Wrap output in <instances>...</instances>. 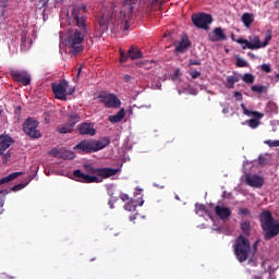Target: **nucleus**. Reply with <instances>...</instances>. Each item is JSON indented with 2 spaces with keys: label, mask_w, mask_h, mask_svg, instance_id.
<instances>
[{
  "label": "nucleus",
  "mask_w": 279,
  "mask_h": 279,
  "mask_svg": "<svg viewBox=\"0 0 279 279\" xmlns=\"http://www.w3.org/2000/svg\"><path fill=\"white\" fill-rule=\"evenodd\" d=\"M258 243H260L259 240H257L252 247L250 240L245 238V235H239L235 239L234 244V254L236 260H239V263H245V260L250 258L248 265H252V263H254V256L256 255V252H258Z\"/></svg>",
  "instance_id": "obj_1"
},
{
  "label": "nucleus",
  "mask_w": 279,
  "mask_h": 279,
  "mask_svg": "<svg viewBox=\"0 0 279 279\" xmlns=\"http://www.w3.org/2000/svg\"><path fill=\"white\" fill-rule=\"evenodd\" d=\"M262 230L264 231L265 241H271L279 234V221L274 219L271 211H263L259 216Z\"/></svg>",
  "instance_id": "obj_2"
},
{
  "label": "nucleus",
  "mask_w": 279,
  "mask_h": 279,
  "mask_svg": "<svg viewBox=\"0 0 279 279\" xmlns=\"http://www.w3.org/2000/svg\"><path fill=\"white\" fill-rule=\"evenodd\" d=\"M88 9L86 4H75L72 7V21L76 28V32H82L83 34H88V25L86 21L88 16L86 15Z\"/></svg>",
  "instance_id": "obj_3"
},
{
  "label": "nucleus",
  "mask_w": 279,
  "mask_h": 279,
  "mask_svg": "<svg viewBox=\"0 0 279 279\" xmlns=\"http://www.w3.org/2000/svg\"><path fill=\"white\" fill-rule=\"evenodd\" d=\"M85 36H88V33H82L81 31L75 29L69 32L66 45L72 56H77V53L84 51L83 43Z\"/></svg>",
  "instance_id": "obj_4"
},
{
  "label": "nucleus",
  "mask_w": 279,
  "mask_h": 279,
  "mask_svg": "<svg viewBox=\"0 0 279 279\" xmlns=\"http://www.w3.org/2000/svg\"><path fill=\"white\" fill-rule=\"evenodd\" d=\"M84 169L87 173L90 175H98L99 178H102L104 180L108 178H112V175H117L119 172V169L117 168H95L90 163H85Z\"/></svg>",
  "instance_id": "obj_5"
},
{
  "label": "nucleus",
  "mask_w": 279,
  "mask_h": 279,
  "mask_svg": "<svg viewBox=\"0 0 279 279\" xmlns=\"http://www.w3.org/2000/svg\"><path fill=\"white\" fill-rule=\"evenodd\" d=\"M241 108L243 110V114H245L246 117H253V119L242 122V125L246 124L248 125V128H251V130H256V128L260 125V119H263L265 114L258 111H252L247 109L245 104H241Z\"/></svg>",
  "instance_id": "obj_6"
},
{
  "label": "nucleus",
  "mask_w": 279,
  "mask_h": 279,
  "mask_svg": "<svg viewBox=\"0 0 279 279\" xmlns=\"http://www.w3.org/2000/svg\"><path fill=\"white\" fill-rule=\"evenodd\" d=\"M97 99L100 104H104L105 108H121V99L116 94L102 92L98 94Z\"/></svg>",
  "instance_id": "obj_7"
},
{
  "label": "nucleus",
  "mask_w": 279,
  "mask_h": 279,
  "mask_svg": "<svg viewBox=\"0 0 279 279\" xmlns=\"http://www.w3.org/2000/svg\"><path fill=\"white\" fill-rule=\"evenodd\" d=\"M23 131L24 134L29 136V138H40V136H43L38 130V121H36L34 118H28L25 120L23 123Z\"/></svg>",
  "instance_id": "obj_8"
},
{
  "label": "nucleus",
  "mask_w": 279,
  "mask_h": 279,
  "mask_svg": "<svg viewBox=\"0 0 279 279\" xmlns=\"http://www.w3.org/2000/svg\"><path fill=\"white\" fill-rule=\"evenodd\" d=\"M51 88L56 99L66 101V90L69 89V82L66 80H60L59 83H51Z\"/></svg>",
  "instance_id": "obj_9"
},
{
  "label": "nucleus",
  "mask_w": 279,
  "mask_h": 279,
  "mask_svg": "<svg viewBox=\"0 0 279 279\" xmlns=\"http://www.w3.org/2000/svg\"><path fill=\"white\" fill-rule=\"evenodd\" d=\"M192 23L198 29H208V25L213 24V15L207 13L193 14Z\"/></svg>",
  "instance_id": "obj_10"
},
{
  "label": "nucleus",
  "mask_w": 279,
  "mask_h": 279,
  "mask_svg": "<svg viewBox=\"0 0 279 279\" xmlns=\"http://www.w3.org/2000/svg\"><path fill=\"white\" fill-rule=\"evenodd\" d=\"M9 74L14 82L23 86H29L32 84V74L27 70H11Z\"/></svg>",
  "instance_id": "obj_11"
},
{
  "label": "nucleus",
  "mask_w": 279,
  "mask_h": 279,
  "mask_svg": "<svg viewBox=\"0 0 279 279\" xmlns=\"http://www.w3.org/2000/svg\"><path fill=\"white\" fill-rule=\"evenodd\" d=\"M239 45H242V49H251L252 51L256 49H263V43H260V37L253 35L247 39H238Z\"/></svg>",
  "instance_id": "obj_12"
},
{
  "label": "nucleus",
  "mask_w": 279,
  "mask_h": 279,
  "mask_svg": "<svg viewBox=\"0 0 279 279\" xmlns=\"http://www.w3.org/2000/svg\"><path fill=\"white\" fill-rule=\"evenodd\" d=\"M73 175L76 182H82L84 184H99V182H102L99 177L86 174L80 169L74 170Z\"/></svg>",
  "instance_id": "obj_13"
},
{
  "label": "nucleus",
  "mask_w": 279,
  "mask_h": 279,
  "mask_svg": "<svg viewBox=\"0 0 279 279\" xmlns=\"http://www.w3.org/2000/svg\"><path fill=\"white\" fill-rule=\"evenodd\" d=\"M77 154H95L93 140H83L73 147Z\"/></svg>",
  "instance_id": "obj_14"
},
{
  "label": "nucleus",
  "mask_w": 279,
  "mask_h": 279,
  "mask_svg": "<svg viewBox=\"0 0 279 279\" xmlns=\"http://www.w3.org/2000/svg\"><path fill=\"white\" fill-rule=\"evenodd\" d=\"M245 182L253 189H263L265 186V178L258 174H246Z\"/></svg>",
  "instance_id": "obj_15"
},
{
  "label": "nucleus",
  "mask_w": 279,
  "mask_h": 279,
  "mask_svg": "<svg viewBox=\"0 0 279 279\" xmlns=\"http://www.w3.org/2000/svg\"><path fill=\"white\" fill-rule=\"evenodd\" d=\"M78 134L81 136H95L97 134V130H95V124L83 122L77 125Z\"/></svg>",
  "instance_id": "obj_16"
},
{
  "label": "nucleus",
  "mask_w": 279,
  "mask_h": 279,
  "mask_svg": "<svg viewBox=\"0 0 279 279\" xmlns=\"http://www.w3.org/2000/svg\"><path fill=\"white\" fill-rule=\"evenodd\" d=\"M208 37L211 43L228 40V37L226 36L223 28L221 27L214 28V31L208 35Z\"/></svg>",
  "instance_id": "obj_17"
},
{
  "label": "nucleus",
  "mask_w": 279,
  "mask_h": 279,
  "mask_svg": "<svg viewBox=\"0 0 279 279\" xmlns=\"http://www.w3.org/2000/svg\"><path fill=\"white\" fill-rule=\"evenodd\" d=\"M92 144L94 147V154L96 151H101V149H106L108 145H110V136L101 137L100 140H92Z\"/></svg>",
  "instance_id": "obj_18"
},
{
  "label": "nucleus",
  "mask_w": 279,
  "mask_h": 279,
  "mask_svg": "<svg viewBox=\"0 0 279 279\" xmlns=\"http://www.w3.org/2000/svg\"><path fill=\"white\" fill-rule=\"evenodd\" d=\"M191 48V39H189V35H183L181 40L178 43L175 47L177 53H186V50Z\"/></svg>",
  "instance_id": "obj_19"
},
{
  "label": "nucleus",
  "mask_w": 279,
  "mask_h": 279,
  "mask_svg": "<svg viewBox=\"0 0 279 279\" xmlns=\"http://www.w3.org/2000/svg\"><path fill=\"white\" fill-rule=\"evenodd\" d=\"M215 214L217 215V217L222 219V221H228V219L232 217V210L228 207H223L220 205L215 207Z\"/></svg>",
  "instance_id": "obj_20"
},
{
  "label": "nucleus",
  "mask_w": 279,
  "mask_h": 279,
  "mask_svg": "<svg viewBox=\"0 0 279 279\" xmlns=\"http://www.w3.org/2000/svg\"><path fill=\"white\" fill-rule=\"evenodd\" d=\"M14 145V140L10 135H0V156H3V151Z\"/></svg>",
  "instance_id": "obj_21"
},
{
  "label": "nucleus",
  "mask_w": 279,
  "mask_h": 279,
  "mask_svg": "<svg viewBox=\"0 0 279 279\" xmlns=\"http://www.w3.org/2000/svg\"><path fill=\"white\" fill-rule=\"evenodd\" d=\"M125 119V109L122 108L113 116H109L110 123H121Z\"/></svg>",
  "instance_id": "obj_22"
},
{
  "label": "nucleus",
  "mask_w": 279,
  "mask_h": 279,
  "mask_svg": "<svg viewBox=\"0 0 279 279\" xmlns=\"http://www.w3.org/2000/svg\"><path fill=\"white\" fill-rule=\"evenodd\" d=\"M128 53L131 60H140V58H143V52L134 46H131V48L128 50Z\"/></svg>",
  "instance_id": "obj_23"
},
{
  "label": "nucleus",
  "mask_w": 279,
  "mask_h": 279,
  "mask_svg": "<svg viewBox=\"0 0 279 279\" xmlns=\"http://www.w3.org/2000/svg\"><path fill=\"white\" fill-rule=\"evenodd\" d=\"M242 23L247 29H250V27H252V25L254 24V14L244 13L242 15Z\"/></svg>",
  "instance_id": "obj_24"
},
{
  "label": "nucleus",
  "mask_w": 279,
  "mask_h": 279,
  "mask_svg": "<svg viewBox=\"0 0 279 279\" xmlns=\"http://www.w3.org/2000/svg\"><path fill=\"white\" fill-rule=\"evenodd\" d=\"M80 121H81L80 113L72 112L68 114V123L72 125L73 129H75V125H77Z\"/></svg>",
  "instance_id": "obj_25"
},
{
  "label": "nucleus",
  "mask_w": 279,
  "mask_h": 279,
  "mask_svg": "<svg viewBox=\"0 0 279 279\" xmlns=\"http://www.w3.org/2000/svg\"><path fill=\"white\" fill-rule=\"evenodd\" d=\"M19 175H23V172H13L2 179H0V186L1 184H8V182H12V180H16Z\"/></svg>",
  "instance_id": "obj_26"
},
{
  "label": "nucleus",
  "mask_w": 279,
  "mask_h": 279,
  "mask_svg": "<svg viewBox=\"0 0 279 279\" xmlns=\"http://www.w3.org/2000/svg\"><path fill=\"white\" fill-rule=\"evenodd\" d=\"M73 125H70L69 123L59 125L57 129V132H59V134H71V132H73Z\"/></svg>",
  "instance_id": "obj_27"
},
{
  "label": "nucleus",
  "mask_w": 279,
  "mask_h": 279,
  "mask_svg": "<svg viewBox=\"0 0 279 279\" xmlns=\"http://www.w3.org/2000/svg\"><path fill=\"white\" fill-rule=\"evenodd\" d=\"M241 230H242L244 236H250V232L252 230V222H250V220L242 221Z\"/></svg>",
  "instance_id": "obj_28"
},
{
  "label": "nucleus",
  "mask_w": 279,
  "mask_h": 279,
  "mask_svg": "<svg viewBox=\"0 0 279 279\" xmlns=\"http://www.w3.org/2000/svg\"><path fill=\"white\" fill-rule=\"evenodd\" d=\"M60 159L61 160H73V159H75V154L71 150L61 149Z\"/></svg>",
  "instance_id": "obj_29"
},
{
  "label": "nucleus",
  "mask_w": 279,
  "mask_h": 279,
  "mask_svg": "<svg viewBox=\"0 0 279 279\" xmlns=\"http://www.w3.org/2000/svg\"><path fill=\"white\" fill-rule=\"evenodd\" d=\"M239 82V76H228L227 77V87L228 88H234V84Z\"/></svg>",
  "instance_id": "obj_30"
},
{
  "label": "nucleus",
  "mask_w": 279,
  "mask_h": 279,
  "mask_svg": "<svg viewBox=\"0 0 279 279\" xmlns=\"http://www.w3.org/2000/svg\"><path fill=\"white\" fill-rule=\"evenodd\" d=\"M271 38H272L271 29L266 31L265 40H264V43H262V47H267L269 45V41L271 40Z\"/></svg>",
  "instance_id": "obj_31"
},
{
  "label": "nucleus",
  "mask_w": 279,
  "mask_h": 279,
  "mask_svg": "<svg viewBox=\"0 0 279 279\" xmlns=\"http://www.w3.org/2000/svg\"><path fill=\"white\" fill-rule=\"evenodd\" d=\"M251 90H253V93H267V86H263V85H253L251 87Z\"/></svg>",
  "instance_id": "obj_32"
},
{
  "label": "nucleus",
  "mask_w": 279,
  "mask_h": 279,
  "mask_svg": "<svg viewBox=\"0 0 279 279\" xmlns=\"http://www.w3.org/2000/svg\"><path fill=\"white\" fill-rule=\"evenodd\" d=\"M242 81L245 82V84H254V76L251 73H246L242 76Z\"/></svg>",
  "instance_id": "obj_33"
},
{
  "label": "nucleus",
  "mask_w": 279,
  "mask_h": 279,
  "mask_svg": "<svg viewBox=\"0 0 279 279\" xmlns=\"http://www.w3.org/2000/svg\"><path fill=\"white\" fill-rule=\"evenodd\" d=\"M124 210H128L129 213H132V210H136V204H134V201H129L124 205Z\"/></svg>",
  "instance_id": "obj_34"
},
{
  "label": "nucleus",
  "mask_w": 279,
  "mask_h": 279,
  "mask_svg": "<svg viewBox=\"0 0 279 279\" xmlns=\"http://www.w3.org/2000/svg\"><path fill=\"white\" fill-rule=\"evenodd\" d=\"M236 66H239V69H245V66H248V64H247V61H245V59L238 58Z\"/></svg>",
  "instance_id": "obj_35"
},
{
  "label": "nucleus",
  "mask_w": 279,
  "mask_h": 279,
  "mask_svg": "<svg viewBox=\"0 0 279 279\" xmlns=\"http://www.w3.org/2000/svg\"><path fill=\"white\" fill-rule=\"evenodd\" d=\"M264 143L268 145V147H279V141L266 140Z\"/></svg>",
  "instance_id": "obj_36"
},
{
  "label": "nucleus",
  "mask_w": 279,
  "mask_h": 279,
  "mask_svg": "<svg viewBox=\"0 0 279 279\" xmlns=\"http://www.w3.org/2000/svg\"><path fill=\"white\" fill-rule=\"evenodd\" d=\"M61 154H62V149L52 148L50 150V155H52L53 158H60Z\"/></svg>",
  "instance_id": "obj_37"
},
{
  "label": "nucleus",
  "mask_w": 279,
  "mask_h": 279,
  "mask_svg": "<svg viewBox=\"0 0 279 279\" xmlns=\"http://www.w3.org/2000/svg\"><path fill=\"white\" fill-rule=\"evenodd\" d=\"M39 3L41 4L40 10L43 12H47V9L49 8V0H40Z\"/></svg>",
  "instance_id": "obj_38"
},
{
  "label": "nucleus",
  "mask_w": 279,
  "mask_h": 279,
  "mask_svg": "<svg viewBox=\"0 0 279 279\" xmlns=\"http://www.w3.org/2000/svg\"><path fill=\"white\" fill-rule=\"evenodd\" d=\"M153 64H155L154 61H143V62L141 63V66H142L143 69L148 70V69H151Z\"/></svg>",
  "instance_id": "obj_39"
},
{
  "label": "nucleus",
  "mask_w": 279,
  "mask_h": 279,
  "mask_svg": "<svg viewBox=\"0 0 279 279\" xmlns=\"http://www.w3.org/2000/svg\"><path fill=\"white\" fill-rule=\"evenodd\" d=\"M196 213H206V205L197 203L195 205Z\"/></svg>",
  "instance_id": "obj_40"
},
{
  "label": "nucleus",
  "mask_w": 279,
  "mask_h": 279,
  "mask_svg": "<svg viewBox=\"0 0 279 279\" xmlns=\"http://www.w3.org/2000/svg\"><path fill=\"white\" fill-rule=\"evenodd\" d=\"M128 58H130V53L125 54V51L120 50V62H128Z\"/></svg>",
  "instance_id": "obj_41"
},
{
  "label": "nucleus",
  "mask_w": 279,
  "mask_h": 279,
  "mask_svg": "<svg viewBox=\"0 0 279 279\" xmlns=\"http://www.w3.org/2000/svg\"><path fill=\"white\" fill-rule=\"evenodd\" d=\"M233 97H235L236 101H243V94L241 92H233Z\"/></svg>",
  "instance_id": "obj_42"
},
{
  "label": "nucleus",
  "mask_w": 279,
  "mask_h": 279,
  "mask_svg": "<svg viewBox=\"0 0 279 279\" xmlns=\"http://www.w3.org/2000/svg\"><path fill=\"white\" fill-rule=\"evenodd\" d=\"M22 189H25V184L20 183V184L14 185V186L11 189V191L16 192V191H21Z\"/></svg>",
  "instance_id": "obj_43"
},
{
  "label": "nucleus",
  "mask_w": 279,
  "mask_h": 279,
  "mask_svg": "<svg viewBox=\"0 0 279 279\" xmlns=\"http://www.w3.org/2000/svg\"><path fill=\"white\" fill-rule=\"evenodd\" d=\"M262 71H264V73H271V65L263 64L262 65Z\"/></svg>",
  "instance_id": "obj_44"
},
{
  "label": "nucleus",
  "mask_w": 279,
  "mask_h": 279,
  "mask_svg": "<svg viewBox=\"0 0 279 279\" xmlns=\"http://www.w3.org/2000/svg\"><path fill=\"white\" fill-rule=\"evenodd\" d=\"M99 25H100V27H102L104 29H108V23L106 22V20L104 19V16L99 20Z\"/></svg>",
  "instance_id": "obj_45"
},
{
  "label": "nucleus",
  "mask_w": 279,
  "mask_h": 279,
  "mask_svg": "<svg viewBox=\"0 0 279 279\" xmlns=\"http://www.w3.org/2000/svg\"><path fill=\"white\" fill-rule=\"evenodd\" d=\"M192 80H197V77H199V75H202V73L199 71H192L190 73Z\"/></svg>",
  "instance_id": "obj_46"
},
{
  "label": "nucleus",
  "mask_w": 279,
  "mask_h": 279,
  "mask_svg": "<svg viewBox=\"0 0 279 279\" xmlns=\"http://www.w3.org/2000/svg\"><path fill=\"white\" fill-rule=\"evenodd\" d=\"M267 108L268 109L270 108V110H272V112H278V107L274 102H269Z\"/></svg>",
  "instance_id": "obj_47"
},
{
  "label": "nucleus",
  "mask_w": 279,
  "mask_h": 279,
  "mask_svg": "<svg viewBox=\"0 0 279 279\" xmlns=\"http://www.w3.org/2000/svg\"><path fill=\"white\" fill-rule=\"evenodd\" d=\"M136 3V0H122L123 5H134Z\"/></svg>",
  "instance_id": "obj_48"
},
{
  "label": "nucleus",
  "mask_w": 279,
  "mask_h": 279,
  "mask_svg": "<svg viewBox=\"0 0 279 279\" xmlns=\"http://www.w3.org/2000/svg\"><path fill=\"white\" fill-rule=\"evenodd\" d=\"M240 215H252V213L247 208H242L240 209Z\"/></svg>",
  "instance_id": "obj_49"
},
{
  "label": "nucleus",
  "mask_w": 279,
  "mask_h": 279,
  "mask_svg": "<svg viewBox=\"0 0 279 279\" xmlns=\"http://www.w3.org/2000/svg\"><path fill=\"white\" fill-rule=\"evenodd\" d=\"M258 162H259V165H267V159L263 156H259Z\"/></svg>",
  "instance_id": "obj_50"
},
{
  "label": "nucleus",
  "mask_w": 279,
  "mask_h": 279,
  "mask_svg": "<svg viewBox=\"0 0 279 279\" xmlns=\"http://www.w3.org/2000/svg\"><path fill=\"white\" fill-rule=\"evenodd\" d=\"M76 78H74V82H77L80 80V75L82 74V66H80L77 70Z\"/></svg>",
  "instance_id": "obj_51"
},
{
  "label": "nucleus",
  "mask_w": 279,
  "mask_h": 279,
  "mask_svg": "<svg viewBox=\"0 0 279 279\" xmlns=\"http://www.w3.org/2000/svg\"><path fill=\"white\" fill-rule=\"evenodd\" d=\"M190 64H192V65H194V66H199L202 63H201L199 61H197V60H192V61L190 62Z\"/></svg>",
  "instance_id": "obj_52"
},
{
  "label": "nucleus",
  "mask_w": 279,
  "mask_h": 279,
  "mask_svg": "<svg viewBox=\"0 0 279 279\" xmlns=\"http://www.w3.org/2000/svg\"><path fill=\"white\" fill-rule=\"evenodd\" d=\"M130 29V23L125 21L124 26H123V32H128Z\"/></svg>",
  "instance_id": "obj_53"
},
{
  "label": "nucleus",
  "mask_w": 279,
  "mask_h": 279,
  "mask_svg": "<svg viewBox=\"0 0 279 279\" xmlns=\"http://www.w3.org/2000/svg\"><path fill=\"white\" fill-rule=\"evenodd\" d=\"M121 199L122 202H128L130 199V196H128V194H122Z\"/></svg>",
  "instance_id": "obj_54"
},
{
  "label": "nucleus",
  "mask_w": 279,
  "mask_h": 279,
  "mask_svg": "<svg viewBox=\"0 0 279 279\" xmlns=\"http://www.w3.org/2000/svg\"><path fill=\"white\" fill-rule=\"evenodd\" d=\"M123 80H124V82H132V76L125 74V75L123 76Z\"/></svg>",
  "instance_id": "obj_55"
},
{
  "label": "nucleus",
  "mask_w": 279,
  "mask_h": 279,
  "mask_svg": "<svg viewBox=\"0 0 279 279\" xmlns=\"http://www.w3.org/2000/svg\"><path fill=\"white\" fill-rule=\"evenodd\" d=\"M5 158V160H10V158H12V155L10 154V151H8L7 154L1 155Z\"/></svg>",
  "instance_id": "obj_56"
},
{
  "label": "nucleus",
  "mask_w": 279,
  "mask_h": 279,
  "mask_svg": "<svg viewBox=\"0 0 279 279\" xmlns=\"http://www.w3.org/2000/svg\"><path fill=\"white\" fill-rule=\"evenodd\" d=\"M108 206H109L111 209L114 208V201L110 199V201L108 202Z\"/></svg>",
  "instance_id": "obj_57"
},
{
  "label": "nucleus",
  "mask_w": 279,
  "mask_h": 279,
  "mask_svg": "<svg viewBox=\"0 0 279 279\" xmlns=\"http://www.w3.org/2000/svg\"><path fill=\"white\" fill-rule=\"evenodd\" d=\"M75 93V87H72L68 90V95H73Z\"/></svg>",
  "instance_id": "obj_58"
},
{
  "label": "nucleus",
  "mask_w": 279,
  "mask_h": 279,
  "mask_svg": "<svg viewBox=\"0 0 279 279\" xmlns=\"http://www.w3.org/2000/svg\"><path fill=\"white\" fill-rule=\"evenodd\" d=\"M228 112H230V109H229L228 107H225V108L222 109V113H223V114H228Z\"/></svg>",
  "instance_id": "obj_59"
},
{
  "label": "nucleus",
  "mask_w": 279,
  "mask_h": 279,
  "mask_svg": "<svg viewBox=\"0 0 279 279\" xmlns=\"http://www.w3.org/2000/svg\"><path fill=\"white\" fill-rule=\"evenodd\" d=\"M5 204V198L0 199V208H3V205Z\"/></svg>",
  "instance_id": "obj_60"
},
{
  "label": "nucleus",
  "mask_w": 279,
  "mask_h": 279,
  "mask_svg": "<svg viewBox=\"0 0 279 279\" xmlns=\"http://www.w3.org/2000/svg\"><path fill=\"white\" fill-rule=\"evenodd\" d=\"M276 82H279V74L275 75Z\"/></svg>",
  "instance_id": "obj_61"
},
{
  "label": "nucleus",
  "mask_w": 279,
  "mask_h": 279,
  "mask_svg": "<svg viewBox=\"0 0 279 279\" xmlns=\"http://www.w3.org/2000/svg\"><path fill=\"white\" fill-rule=\"evenodd\" d=\"M252 279H263V278H260V276H253Z\"/></svg>",
  "instance_id": "obj_62"
},
{
  "label": "nucleus",
  "mask_w": 279,
  "mask_h": 279,
  "mask_svg": "<svg viewBox=\"0 0 279 279\" xmlns=\"http://www.w3.org/2000/svg\"><path fill=\"white\" fill-rule=\"evenodd\" d=\"M158 1H160L162 3V1H165V0H153V3H158Z\"/></svg>",
  "instance_id": "obj_63"
},
{
  "label": "nucleus",
  "mask_w": 279,
  "mask_h": 279,
  "mask_svg": "<svg viewBox=\"0 0 279 279\" xmlns=\"http://www.w3.org/2000/svg\"><path fill=\"white\" fill-rule=\"evenodd\" d=\"M248 56H251V58H256V56H254L252 52H248Z\"/></svg>",
  "instance_id": "obj_64"
}]
</instances>
